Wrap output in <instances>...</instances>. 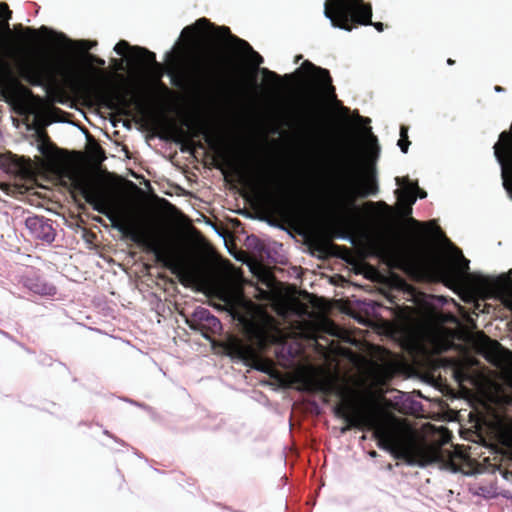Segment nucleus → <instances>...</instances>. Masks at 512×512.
Here are the masks:
<instances>
[{"instance_id":"f257e3e1","label":"nucleus","mask_w":512,"mask_h":512,"mask_svg":"<svg viewBox=\"0 0 512 512\" xmlns=\"http://www.w3.org/2000/svg\"><path fill=\"white\" fill-rule=\"evenodd\" d=\"M303 386L308 392L336 394L341 398L333 407L334 415L346 423L341 428V433L344 434L352 428L371 430L379 448L389 451L396 459L404 460L407 464L415 463L408 433L393 416L385 415L376 406L360 405L354 393L347 392L331 381L305 378Z\"/></svg>"},{"instance_id":"f03ea898","label":"nucleus","mask_w":512,"mask_h":512,"mask_svg":"<svg viewBox=\"0 0 512 512\" xmlns=\"http://www.w3.org/2000/svg\"><path fill=\"white\" fill-rule=\"evenodd\" d=\"M379 256L391 268L404 272L416 282L443 283L455 288L462 283V271L451 260L434 253L430 238L414 231L407 241L378 247Z\"/></svg>"},{"instance_id":"7ed1b4c3","label":"nucleus","mask_w":512,"mask_h":512,"mask_svg":"<svg viewBox=\"0 0 512 512\" xmlns=\"http://www.w3.org/2000/svg\"><path fill=\"white\" fill-rule=\"evenodd\" d=\"M233 310L234 318L241 324L246 340L231 337L226 344L228 354L253 369L270 374L274 362L263 357L262 353L280 340L281 331L277 320L243 294L236 297Z\"/></svg>"},{"instance_id":"20e7f679","label":"nucleus","mask_w":512,"mask_h":512,"mask_svg":"<svg viewBox=\"0 0 512 512\" xmlns=\"http://www.w3.org/2000/svg\"><path fill=\"white\" fill-rule=\"evenodd\" d=\"M59 176L63 184L67 185L72 192H79L95 211L105 215L111 221V226L121 232L124 238L143 247L145 251L153 253L156 261L173 273L180 270L181 263L170 246L164 244L158 236L137 222L120 218L82 173L74 168L65 167L60 170Z\"/></svg>"},{"instance_id":"39448f33","label":"nucleus","mask_w":512,"mask_h":512,"mask_svg":"<svg viewBox=\"0 0 512 512\" xmlns=\"http://www.w3.org/2000/svg\"><path fill=\"white\" fill-rule=\"evenodd\" d=\"M235 65L225 57H216L212 61L194 58L189 69H180L174 59L169 63L168 74L175 87L189 85L202 94H215L223 91L232 80Z\"/></svg>"},{"instance_id":"423d86ee","label":"nucleus","mask_w":512,"mask_h":512,"mask_svg":"<svg viewBox=\"0 0 512 512\" xmlns=\"http://www.w3.org/2000/svg\"><path fill=\"white\" fill-rule=\"evenodd\" d=\"M297 73L302 74L310 95V101L297 118V124L302 128H312L319 122L325 105L337 101L336 89L329 70L309 60L303 62Z\"/></svg>"},{"instance_id":"0eeeda50","label":"nucleus","mask_w":512,"mask_h":512,"mask_svg":"<svg viewBox=\"0 0 512 512\" xmlns=\"http://www.w3.org/2000/svg\"><path fill=\"white\" fill-rule=\"evenodd\" d=\"M74 86L84 98L115 112L117 115L131 117L133 116V107L141 115L147 113L145 102L136 95L129 97L130 91L128 90L120 92L93 81L78 82Z\"/></svg>"},{"instance_id":"6e6552de","label":"nucleus","mask_w":512,"mask_h":512,"mask_svg":"<svg viewBox=\"0 0 512 512\" xmlns=\"http://www.w3.org/2000/svg\"><path fill=\"white\" fill-rule=\"evenodd\" d=\"M324 14L334 27L346 31L367 25L384 31L382 22L372 21V5L364 0H325Z\"/></svg>"},{"instance_id":"1a4fd4ad","label":"nucleus","mask_w":512,"mask_h":512,"mask_svg":"<svg viewBox=\"0 0 512 512\" xmlns=\"http://www.w3.org/2000/svg\"><path fill=\"white\" fill-rule=\"evenodd\" d=\"M273 189L266 188L263 200L267 208L284 221L295 220L300 214V205L293 187L279 176L269 179Z\"/></svg>"},{"instance_id":"9d476101","label":"nucleus","mask_w":512,"mask_h":512,"mask_svg":"<svg viewBox=\"0 0 512 512\" xmlns=\"http://www.w3.org/2000/svg\"><path fill=\"white\" fill-rule=\"evenodd\" d=\"M20 77L32 86H43L59 95L65 92L57 79L55 67L45 57H29L18 63Z\"/></svg>"},{"instance_id":"9b49d317","label":"nucleus","mask_w":512,"mask_h":512,"mask_svg":"<svg viewBox=\"0 0 512 512\" xmlns=\"http://www.w3.org/2000/svg\"><path fill=\"white\" fill-rule=\"evenodd\" d=\"M209 28L213 29V35L216 38H227L231 43H233L236 46L238 50L242 51L243 53L251 54L252 59L255 61L257 65H260L263 62L262 56L256 51H254L252 46L247 41L233 35L229 27L215 26L207 18L204 17L196 20L194 24L186 26L182 30L181 36L193 39L197 37L202 31Z\"/></svg>"},{"instance_id":"f8f14e48","label":"nucleus","mask_w":512,"mask_h":512,"mask_svg":"<svg viewBox=\"0 0 512 512\" xmlns=\"http://www.w3.org/2000/svg\"><path fill=\"white\" fill-rule=\"evenodd\" d=\"M377 192L378 185L374 178H367L361 182H357L348 190L345 199L340 202L338 211L334 215L335 222L343 225L350 220L357 209L355 206V199L357 196L367 197L375 195Z\"/></svg>"},{"instance_id":"ddd939ff","label":"nucleus","mask_w":512,"mask_h":512,"mask_svg":"<svg viewBox=\"0 0 512 512\" xmlns=\"http://www.w3.org/2000/svg\"><path fill=\"white\" fill-rule=\"evenodd\" d=\"M12 17V11L5 2H0V73L7 71L8 59L18 54V49L11 43L12 31L9 26V20Z\"/></svg>"},{"instance_id":"4468645a","label":"nucleus","mask_w":512,"mask_h":512,"mask_svg":"<svg viewBox=\"0 0 512 512\" xmlns=\"http://www.w3.org/2000/svg\"><path fill=\"white\" fill-rule=\"evenodd\" d=\"M183 125L186 126L187 128H189L191 131L187 132L186 130H184V128L182 126H178L176 124H173L171 127L174 134L177 137L176 141L185 142L186 144H188L190 146V149H193L195 147L203 149L204 145L201 141H198V142L194 141V138H197L203 134L205 136V140L208 143V145L210 146V148L213 150L218 149L213 138L206 131V129L204 128V126L202 124H193L190 121L186 120L183 122Z\"/></svg>"},{"instance_id":"2eb2a0df","label":"nucleus","mask_w":512,"mask_h":512,"mask_svg":"<svg viewBox=\"0 0 512 512\" xmlns=\"http://www.w3.org/2000/svg\"><path fill=\"white\" fill-rule=\"evenodd\" d=\"M187 324L192 330L200 332L207 339L221 330L220 320L203 307H198L192 313L191 317L187 319Z\"/></svg>"},{"instance_id":"dca6fc26","label":"nucleus","mask_w":512,"mask_h":512,"mask_svg":"<svg viewBox=\"0 0 512 512\" xmlns=\"http://www.w3.org/2000/svg\"><path fill=\"white\" fill-rule=\"evenodd\" d=\"M128 50L131 51V60L138 68L153 66L159 70L163 69V65L157 62L155 53L149 51L147 48L141 46H131L125 40H120L114 47V51L118 55H124Z\"/></svg>"},{"instance_id":"f3484780","label":"nucleus","mask_w":512,"mask_h":512,"mask_svg":"<svg viewBox=\"0 0 512 512\" xmlns=\"http://www.w3.org/2000/svg\"><path fill=\"white\" fill-rule=\"evenodd\" d=\"M512 270L506 274H501L496 278L484 279L483 287L492 295L499 298L511 296Z\"/></svg>"},{"instance_id":"a211bd4d","label":"nucleus","mask_w":512,"mask_h":512,"mask_svg":"<svg viewBox=\"0 0 512 512\" xmlns=\"http://www.w3.org/2000/svg\"><path fill=\"white\" fill-rule=\"evenodd\" d=\"M404 189L396 190L397 198L399 203L404 206V214L406 216L410 215L412 212V205L416 201V196L412 190V187L409 184H402Z\"/></svg>"},{"instance_id":"6ab92c4d","label":"nucleus","mask_w":512,"mask_h":512,"mask_svg":"<svg viewBox=\"0 0 512 512\" xmlns=\"http://www.w3.org/2000/svg\"><path fill=\"white\" fill-rule=\"evenodd\" d=\"M19 29L22 31V35L20 36L22 40L29 43H35L38 41L39 33H47L48 28L42 26L40 29H35L32 27L23 28L22 25H19Z\"/></svg>"},{"instance_id":"aec40b11","label":"nucleus","mask_w":512,"mask_h":512,"mask_svg":"<svg viewBox=\"0 0 512 512\" xmlns=\"http://www.w3.org/2000/svg\"><path fill=\"white\" fill-rule=\"evenodd\" d=\"M11 170L15 173L24 174L28 172L29 169V161L24 160L23 158H18L16 156H11Z\"/></svg>"},{"instance_id":"412c9836","label":"nucleus","mask_w":512,"mask_h":512,"mask_svg":"<svg viewBox=\"0 0 512 512\" xmlns=\"http://www.w3.org/2000/svg\"><path fill=\"white\" fill-rule=\"evenodd\" d=\"M396 183L398 185H402L404 183L409 184L412 187V190H413L416 198L419 197V198L423 199V198L427 197V192L420 189L417 182H410V179L408 177H404V178L397 177Z\"/></svg>"},{"instance_id":"4be33fe9","label":"nucleus","mask_w":512,"mask_h":512,"mask_svg":"<svg viewBox=\"0 0 512 512\" xmlns=\"http://www.w3.org/2000/svg\"><path fill=\"white\" fill-rule=\"evenodd\" d=\"M409 222L417 227L429 229V232H431V230H433L439 236H444L441 228L436 224L435 221L419 222V221L415 220L414 218L410 217Z\"/></svg>"},{"instance_id":"5701e85b","label":"nucleus","mask_w":512,"mask_h":512,"mask_svg":"<svg viewBox=\"0 0 512 512\" xmlns=\"http://www.w3.org/2000/svg\"><path fill=\"white\" fill-rule=\"evenodd\" d=\"M410 144H411V142L409 141V138H408V127L405 125H401L400 139L398 140L397 145L399 146V148L401 149V151L403 153H407Z\"/></svg>"},{"instance_id":"b1692460","label":"nucleus","mask_w":512,"mask_h":512,"mask_svg":"<svg viewBox=\"0 0 512 512\" xmlns=\"http://www.w3.org/2000/svg\"><path fill=\"white\" fill-rule=\"evenodd\" d=\"M261 73L266 82L271 83L272 85L278 86L282 81V77L278 75L276 72L271 71L267 68H262Z\"/></svg>"},{"instance_id":"393cba45","label":"nucleus","mask_w":512,"mask_h":512,"mask_svg":"<svg viewBox=\"0 0 512 512\" xmlns=\"http://www.w3.org/2000/svg\"><path fill=\"white\" fill-rule=\"evenodd\" d=\"M26 225L27 227H29L30 229H37V228H41L43 230V232H45L46 230H51V226L48 225V224H45L44 221L38 217H30L26 220Z\"/></svg>"},{"instance_id":"a878e982","label":"nucleus","mask_w":512,"mask_h":512,"mask_svg":"<svg viewBox=\"0 0 512 512\" xmlns=\"http://www.w3.org/2000/svg\"><path fill=\"white\" fill-rule=\"evenodd\" d=\"M473 493L478 496H482L485 498H491L495 495V491L493 487L481 486L477 485L473 488Z\"/></svg>"},{"instance_id":"bb28decb","label":"nucleus","mask_w":512,"mask_h":512,"mask_svg":"<svg viewBox=\"0 0 512 512\" xmlns=\"http://www.w3.org/2000/svg\"><path fill=\"white\" fill-rule=\"evenodd\" d=\"M345 164H346V167L348 168L349 172H351V174H353V175L357 174V172H358V163H357V159L354 156V154L349 153L347 155V157L345 159Z\"/></svg>"},{"instance_id":"cd10ccee","label":"nucleus","mask_w":512,"mask_h":512,"mask_svg":"<svg viewBox=\"0 0 512 512\" xmlns=\"http://www.w3.org/2000/svg\"><path fill=\"white\" fill-rule=\"evenodd\" d=\"M40 151L44 155H48L50 150L56 149L55 145L50 142V139L47 134L43 135V142L39 147Z\"/></svg>"},{"instance_id":"c85d7f7f","label":"nucleus","mask_w":512,"mask_h":512,"mask_svg":"<svg viewBox=\"0 0 512 512\" xmlns=\"http://www.w3.org/2000/svg\"><path fill=\"white\" fill-rule=\"evenodd\" d=\"M85 58L86 60L89 62V64H96L97 66L99 67H103L105 65V60L94 55V54H91V53H87L85 55Z\"/></svg>"},{"instance_id":"c756f323","label":"nucleus","mask_w":512,"mask_h":512,"mask_svg":"<svg viewBox=\"0 0 512 512\" xmlns=\"http://www.w3.org/2000/svg\"><path fill=\"white\" fill-rule=\"evenodd\" d=\"M158 88L163 92V93H166V94H169L171 93V90L168 88V86L163 83L161 80L158 82Z\"/></svg>"},{"instance_id":"7c9ffc66","label":"nucleus","mask_w":512,"mask_h":512,"mask_svg":"<svg viewBox=\"0 0 512 512\" xmlns=\"http://www.w3.org/2000/svg\"><path fill=\"white\" fill-rule=\"evenodd\" d=\"M371 140L375 142V148L374 150L371 152V154H375L374 156L377 157L378 156V153H379V147L377 146V138L376 136H374L373 134H371L370 136Z\"/></svg>"},{"instance_id":"2f4dec72","label":"nucleus","mask_w":512,"mask_h":512,"mask_svg":"<svg viewBox=\"0 0 512 512\" xmlns=\"http://www.w3.org/2000/svg\"><path fill=\"white\" fill-rule=\"evenodd\" d=\"M95 156L96 157L104 158V150L98 144H96V146H95Z\"/></svg>"},{"instance_id":"473e14b6","label":"nucleus","mask_w":512,"mask_h":512,"mask_svg":"<svg viewBox=\"0 0 512 512\" xmlns=\"http://www.w3.org/2000/svg\"><path fill=\"white\" fill-rule=\"evenodd\" d=\"M34 291L36 293H40V294H49L50 293L49 291H47V287L46 286H44L42 289H38V288L34 289Z\"/></svg>"},{"instance_id":"72a5a7b5","label":"nucleus","mask_w":512,"mask_h":512,"mask_svg":"<svg viewBox=\"0 0 512 512\" xmlns=\"http://www.w3.org/2000/svg\"><path fill=\"white\" fill-rule=\"evenodd\" d=\"M357 117H358V119H359L360 121H363V122H366V123H369V122H370V119H369V118H363V117H362V116H360V115H358Z\"/></svg>"},{"instance_id":"f704fd0d","label":"nucleus","mask_w":512,"mask_h":512,"mask_svg":"<svg viewBox=\"0 0 512 512\" xmlns=\"http://www.w3.org/2000/svg\"><path fill=\"white\" fill-rule=\"evenodd\" d=\"M494 89H495V91H496V92H502V91H504V88H503V87H501V86H495V88H494Z\"/></svg>"},{"instance_id":"c9c22d12","label":"nucleus","mask_w":512,"mask_h":512,"mask_svg":"<svg viewBox=\"0 0 512 512\" xmlns=\"http://www.w3.org/2000/svg\"><path fill=\"white\" fill-rule=\"evenodd\" d=\"M82 43L86 45L85 49H90L91 47H93V44L88 45V42L86 41H83Z\"/></svg>"},{"instance_id":"e433bc0d","label":"nucleus","mask_w":512,"mask_h":512,"mask_svg":"<svg viewBox=\"0 0 512 512\" xmlns=\"http://www.w3.org/2000/svg\"><path fill=\"white\" fill-rule=\"evenodd\" d=\"M454 63H455V61H454L453 59H451V58H449V59L447 60V64H448V65H453Z\"/></svg>"},{"instance_id":"4c0bfd02","label":"nucleus","mask_w":512,"mask_h":512,"mask_svg":"<svg viewBox=\"0 0 512 512\" xmlns=\"http://www.w3.org/2000/svg\"><path fill=\"white\" fill-rule=\"evenodd\" d=\"M301 59H302V55H298V56H296V58H295V63H298V61H299V60H301Z\"/></svg>"},{"instance_id":"58836bf2","label":"nucleus","mask_w":512,"mask_h":512,"mask_svg":"<svg viewBox=\"0 0 512 512\" xmlns=\"http://www.w3.org/2000/svg\"><path fill=\"white\" fill-rule=\"evenodd\" d=\"M42 238L48 240L49 239V235L45 232V235H43Z\"/></svg>"},{"instance_id":"ea45409f","label":"nucleus","mask_w":512,"mask_h":512,"mask_svg":"<svg viewBox=\"0 0 512 512\" xmlns=\"http://www.w3.org/2000/svg\"><path fill=\"white\" fill-rule=\"evenodd\" d=\"M219 156H221L222 158H226V155L221 151H219Z\"/></svg>"},{"instance_id":"a19ab883","label":"nucleus","mask_w":512,"mask_h":512,"mask_svg":"<svg viewBox=\"0 0 512 512\" xmlns=\"http://www.w3.org/2000/svg\"><path fill=\"white\" fill-rule=\"evenodd\" d=\"M342 110L345 112V113H348L349 112V109L347 107H342Z\"/></svg>"},{"instance_id":"79ce46f5","label":"nucleus","mask_w":512,"mask_h":512,"mask_svg":"<svg viewBox=\"0 0 512 512\" xmlns=\"http://www.w3.org/2000/svg\"><path fill=\"white\" fill-rule=\"evenodd\" d=\"M504 185H505V188L510 191V187L508 186V184L506 182H504Z\"/></svg>"},{"instance_id":"37998d69","label":"nucleus","mask_w":512,"mask_h":512,"mask_svg":"<svg viewBox=\"0 0 512 512\" xmlns=\"http://www.w3.org/2000/svg\"><path fill=\"white\" fill-rule=\"evenodd\" d=\"M58 102L64 103V100L62 98L57 99Z\"/></svg>"},{"instance_id":"c03bdc74","label":"nucleus","mask_w":512,"mask_h":512,"mask_svg":"<svg viewBox=\"0 0 512 512\" xmlns=\"http://www.w3.org/2000/svg\"><path fill=\"white\" fill-rule=\"evenodd\" d=\"M511 193H512V190H511Z\"/></svg>"}]
</instances>
